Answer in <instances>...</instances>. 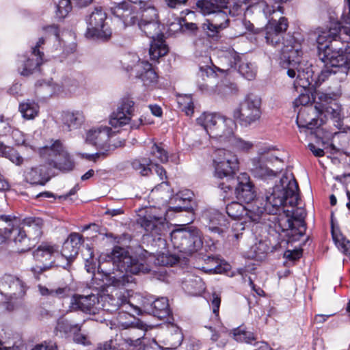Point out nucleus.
I'll list each match as a JSON object with an SVG mask.
<instances>
[{
	"label": "nucleus",
	"mask_w": 350,
	"mask_h": 350,
	"mask_svg": "<svg viewBox=\"0 0 350 350\" xmlns=\"http://www.w3.org/2000/svg\"><path fill=\"white\" fill-rule=\"evenodd\" d=\"M10 238L13 239L18 246V250L21 252L28 251L34 245V243H31L32 241L31 238L28 236L20 225L16 224V220L14 221V225H12Z\"/></svg>",
	"instance_id": "nucleus-33"
},
{
	"label": "nucleus",
	"mask_w": 350,
	"mask_h": 350,
	"mask_svg": "<svg viewBox=\"0 0 350 350\" xmlns=\"http://www.w3.org/2000/svg\"><path fill=\"white\" fill-rule=\"evenodd\" d=\"M134 111V102L129 98H124L117 111L113 112L109 124L113 127H118L128 124Z\"/></svg>",
	"instance_id": "nucleus-26"
},
{
	"label": "nucleus",
	"mask_w": 350,
	"mask_h": 350,
	"mask_svg": "<svg viewBox=\"0 0 350 350\" xmlns=\"http://www.w3.org/2000/svg\"><path fill=\"white\" fill-rule=\"evenodd\" d=\"M319 58L323 64V68L318 75L317 81L315 83L323 82L332 74L337 73L347 74L350 68V62L348 61L345 55L340 51L332 50L329 45L319 47Z\"/></svg>",
	"instance_id": "nucleus-6"
},
{
	"label": "nucleus",
	"mask_w": 350,
	"mask_h": 350,
	"mask_svg": "<svg viewBox=\"0 0 350 350\" xmlns=\"http://www.w3.org/2000/svg\"><path fill=\"white\" fill-rule=\"evenodd\" d=\"M213 16L211 19H207L217 28L224 29L228 26L229 18L223 10H219L212 14Z\"/></svg>",
	"instance_id": "nucleus-49"
},
{
	"label": "nucleus",
	"mask_w": 350,
	"mask_h": 350,
	"mask_svg": "<svg viewBox=\"0 0 350 350\" xmlns=\"http://www.w3.org/2000/svg\"><path fill=\"white\" fill-rule=\"evenodd\" d=\"M137 222L151 236H158V241L162 245H165V241L162 237L169 230L168 223L165 217L156 213V208L146 210L144 215H139Z\"/></svg>",
	"instance_id": "nucleus-14"
},
{
	"label": "nucleus",
	"mask_w": 350,
	"mask_h": 350,
	"mask_svg": "<svg viewBox=\"0 0 350 350\" xmlns=\"http://www.w3.org/2000/svg\"><path fill=\"white\" fill-rule=\"evenodd\" d=\"M228 58L231 68H236L237 64H239L238 70L244 78L247 80H252L255 78L256 70L252 64L247 62H241L240 57L236 53H231Z\"/></svg>",
	"instance_id": "nucleus-36"
},
{
	"label": "nucleus",
	"mask_w": 350,
	"mask_h": 350,
	"mask_svg": "<svg viewBox=\"0 0 350 350\" xmlns=\"http://www.w3.org/2000/svg\"><path fill=\"white\" fill-rule=\"evenodd\" d=\"M100 299L103 302L101 304L103 309L111 313L122 310V312L128 314L131 312L139 314L140 309L129 301L127 292L117 291L115 294L100 296Z\"/></svg>",
	"instance_id": "nucleus-17"
},
{
	"label": "nucleus",
	"mask_w": 350,
	"mask_h": 350,
	"mask_svg": "<svg viewBox=\"0 0 350 350\" xmlns=\"http://www.w3.org/2000/svg\"><path fill=\"white\" fill-rule=\"evenodd\" d=\"M110 12L124 27L135 25L141 16V10L129 0L113 3L110 7Z\"/></svg>",
	"instance_id": "nucleus-19"
},
{
	"label": "nucleus",
	"mask_w": 350,
	"mask_h": 350,
	"mask_svg": "<svg viewBox=\"0 0 350 350\" xmlns=\"http://www.w3.org/2000/svg\"><path fill=\"white\" fill-rule=\"evenodd\" d=\"M272 158H268L265 155L254 158L251 161L250 170L252 174L256 178L269 180L277 176L278 172L272 170L267 165V162Z\"/></svg>",
	"instance_id": "nucleus-25"
},
{
	"label": "nucleus",
	"mask_w": 350,
	"mask_h": 350,
	"mask_svg": "<svg viewBox=\"0 0 350 350\" xmlns=\"http://www.w3.org/2000/svg\"><path fill=\"white\" fill-rule=\"evenodd\" d=\"M314 104L309 107H301L297 116V124L299 128L314 129L323 124L328 118H336L339 116L334 100L327 94L316 92Z\"/></svg>",
	"instance_id": "nucleus-3"
},
{
	"label": "nucleus",
	"mask_w": 350,
	"mask_h": 350,
	"mask_svg": "<svg viewBox=\"0 0 350 350\" xmlns=\"http://www.w3.org/2000/svg\"><path fill=\"white\" fill-rule=\"evenodd\" d=\"M332 238L337 247L345 254L350 256V241L334 230H332Z\"/></svg>",
	"instance_id": "nucleus-51"
},
{
	"label": "nucleus",
	"mask_w": 350,
	"mask_h": 350,
	"mask_svg": "<svg viewBox=\"0 0 350 350\" xmlns=\"http://www.w3.org/2000/svg\"><path fill=\"white\" fill-rule=\"evenodd\" d=\"M38 288L40 295L47 297L63 299L68 297L70 293V288L68 286L47 287L39 284Z\"/></svg>",
	"instance_id": "nucleus-39"
},
{
	"label": "nucleus",
	"mask_w": 350,
	"mask_h": 350,
	"mask_svg": "<svg viewBox=\"0 0 350 350\" xmlns=\"http://www.w3.org/2000/svg\"><path fill=\"white\" fill-rule=\"evenodd\" d=\"M0 155L9 159L17 166L21 165L25 161L17 150L12 147L5 145L1 142H0Z\"/></svg>",
	"instance_id": "nucleus-42"
},
{
	"label": "nucleus",
	"mask_w": 350,
	"mask_h": 350,
	"mask_svg": "<svg viewBox=\"0 0 350 350\" xmlns=\"http://www.w3.org/2000/svg\"><path fill=\"white\" fill-rule=\"evenodd\" d=\"M260 99L249 94L233 111L234 119L241 126H248L259 120L261 116Z\"/></svg>",
	"instance_id": "nucleus-13"
},
{
	"label": "nucleus",
	"mask_w": 350,
	"mask_h": 350,
	"mask_svg": "<svg viewBox=\"0 0 350 350\" xmlns=\"http://www.w3.org/2000/svg\"><path fill=\"white\" fill-rule=\"evenodd\" d=\"M56 329L64 334H75L81 330V327L79 324L72 325L66 320H61L57 322Z\"/></svg>",
	"instance_id": "nucleus-54"
},
{
	"label": "nucleus",
	"mask_w": 350,
	"mask_h": 350,
	"mask_svg": "<svg viewBox=\"0 0 350 350\" xmlns=\"http://www.w3.org/2000/svg\"><path fill=\"white\" fill-rule=\"evenodd\" d=\"M27 232L28 236L35 242L42 234L44 221L40 217H28L24 218L19 224Z\"/></svg>",
	"instance_id": "nucleus-32"
},
{
	"label": "nucleus",
	"mask_w": 350,
	"mask_h": 350,
	"mask_svg": "<svg viewBox=\"0 0 350 350\" xmlns=\"http://www.w3.org/2000/svg\"><path fill=\"white\" fill-rule=\"evenodd\" d=\"M204 225L214 234H221L227 228L228 221L225 216L217 210L205 211L202 216Z\"/></svg>",
	"instance_id": "nucleus-24"
},
{
	"label": "nucleus",
	"mask_w": 350,
	"mask_h": 350,
	"mask_svg": "<svg viewBox=\"0 0 350 350\" xmlns=\"http://www.w3.org/2000/svg\"><path fill=\"white\" fill-rule=\"evenodd\" d=\"M170 238L174 247L187 255L198 252L203 245L202 234L195 227L175 229L170 233Z\"/></svg>",
	"instance_id": "nucleus-7"
},
{
	"label": "nucleus",
	"mask_w": 350,
	"mask_h": 350,
	"mask_svg": "<svg viewBox=\"0 0 350 350\" xmlns=\"http://www.w3.org/2000/svg\"><path fill=\"white\" fill-rule=\"evenodd\" d=\"M39 153L46 163L62 172H68L75 167L74 161L59 140H55L51 145L40 148Z\"/></svg>",
	"instance_id": "nucleus-10"
},
{
	"label": "nucleus",
	"mask_w": 350,
	"mask_h": 350,
	"mask_svg": "<svg viewBox=\"0 0 350 350\" xmlns=\"http://www.w3.org/2000/svg\"><path fill=\"white\" fill-rule=\"evenodd\" d=\"M213 139L223 141L226 133L230 135L236 128L235 122L230 118H224L216 113H203L196 120Z\"/></svg>",
	"instance_id": "nucleus-8"
},
{
	"label": "nucleus",
	"mask_w": 350,
	"mask_h": 350,
	"mask_svg": "<svg viewBox=\"0 0 350 350\" xmlns=\"http://www.w3.org/2000/svg\"><path fill=\"white\" fill-rule=\"evenodd\" d=\"M141 11V16L136 24L139 29L151 42L149 49L150 58L153 60L165 55L168 53V47L163 40L161 25L157 19V11L153 5H148Z\"/></svg>",
	"instance_id": "nucleus-4"
},
{
	"label": "nucleus",
	"mask_w": 350,
	"mask_h": 350,
	"mask_svg": "<svg viewBox=\"0 0 350 350\" xmlns=\"http://www.w3.org/2000/svg\"><path fill=\"white\" fill-rule=\"evenodd\" d=\"M151 313L158 319H165L170 314L168 299L161 297L154 300L151 304Z\"/></svg>",
	"instance_id": "nucleus-40"
},
{
	"label": "nucleus",
	"mask_w": 350,
	"mask_h": 350,
	"mask_svg": "<svg viewBox=\"0 0 350 350\" xmlns=\"http://www.w3.org/2000/svg\"><path fill=\"white\" fill-rule=\"evenodd\" d=\"M44 44V39L40 38L36 44L31 48L29 56H21L18 66V70L21 75L28 77L38 69L43 62L44 53L40 51L42 45Z\"/></svg>",
	"instance_id": "nucleus-20"
},
{
	"label": "nucleus",
	"mask_w": 350,
	"mask_h": 350,
	"mask_svg": "<svg viewBox=\"0 0 350 350\" xmlns=\"http://www.w3.org/2000/svg\"><path fill=\"white\" fill-rule=\"evenodd\" d=\"M34 260L40 263L31 267V271L36 274H40L53 267H64L60 265L59 260L62 259L58 248L46 243H42L33 252Z\"/></svg>",
	"instance_id": "nucleus-12"
},
{
	"label": "nucleus",
	"mask_w": 350,
	"mask_h": 350,
	"mask_svg": "<svg viewBox=\"0 0 350 350\" xmlns=\"http://www.w3.org/2000/svg\"><path fill=\"white\" fill-rule=\"evenodd\" d=\"M120 327L123 329H128V333L122 332L120 336L122 340L129 346H138L141 343V339L144 336V325L137 323L135 326L134 323H122Z\"/></svg>",
	"instance_id": "nucleus-30"
},
{
	"label": "nucleus",
	"mask_w": 350,
	"mask_h": 350,
	"mask_svg": "<svg viewBox=\"0 0 350 350\" xmlns=\"http://www.w3.org/2000/svg\"><path fill=\"white\" fill-rule=\"evenodd\" d=\"M31 350H57V346L52 342H42L36 345Z\"/></svg>",
	"instance_id": "nucleus-64"
},
{
	"label": "nucleus",
	"mask_w": 350,
	"mask_h": 350,
	"mask_svg": "<svg viewBox=\"0 0 350 350\" xmlns=\"http://www.w3.org/2000/svg\"><path fill=\"white\" fill-rule=\"evenodd\" d=\"M349 2V14L348 16H345L343 18L344 21L346 24H349V26H341L338 29H330L327 32H323L320 34L317 41L319 45H323V42L327 41L328 42H331L332 40H336L338 34H345L348 36L350 40V0Z\"/></svg>",
	"instance_id": "nucleus-34"
},
{
	"label": "nucleus",
	"mask_w": 350,
	"mask_h": 350,
	"mask_svg": "<svg viewBox=\"0 0 350 350\" xmlns=\"http://www.w3.org/2000/svg\"><path fill=\"white\" fill-rule=\"evenodd\" d=\"M230 181L237 183L235 195L239 200L250 205L249 204L256 199V192L247 174H240L237 178H231Z\"/></svg>",
	"instance_id": "nucleus-22"
},
{
	"label": "nucleus",
	"mask_w": 350,
	"mask_h": 350,
	"mask_svg": "<svg viewBox=\"0 0 350 350\" xmlns=\"http://www.w3.org/2000/svg\"><path fill=\"white\" fill-rule=\"evenodd\" d=\"M269 250V247L266 242L259 241L251 247L249 252V257L256 260L261 261L266 257Z\"/></svg>",
	"instance_id": "nucleus-43"
},
{
	"label": "nucleus",
	"mask_w": 350,
	"mask_h": 350,
	"mask_svg": "<svg viewBox=\"0 0 350 350\" xmlns=\"http://www.w3.org/2000/svg\"><path fill=\"white\" fill-rule=\"evenodd\" d=\"M183 288L189 293L196 295L205 289L204 283L200 277L189 278L183 282Z\"/></svg>",
	"instance_id": "nucleus-46"
},
{
	"label": "nucleus",
	"mask_w": 350,
	"mask_h": 350,
	"mask_svg": "<svg viewBox=\"0 0 350 350\" xmlns=\"http://www.w3.org/2000/svg\"><path fill=\"white\" fill-rule=\"evenodd\" d=\"M171 200H174L175 202H178V204L177 206L174 207H170L171 209L176 212H180L182 211L183 209H185L187 206H184V203L186 202L187 199L183 198L182 196H180L179 194H177L174 198L171 199Z\"/></svg>",
	"instance_id": "nucleus-63"
},
{
	"label": "nucleus",
	"mask_w": 350,
	"mask_h": 350,
	"mask_svg": "<svg viewBox=\"0 0 350 350\" xmlns=\"http://www.w3.org/2000/svg\"><path fill=\"white\" fill-rule=\"evenodd\" d=\"M220 143L228 144L238 150L247 152L252 148L254 144L252 142L244 140L234 135V131L230 135L226 133L223 141Z\"/></svg>",
	"instance_id": "nucleus-41"
},
{
	"label": "nucleus",
	"mask_w": 350,
	"mask_h": 350,
	"mask_svg": "<svg viewBox=\"0 0 350 350\" xmlns=\"http://www.w3.org/2000/svg\"><path fill=\"white\" fill-rule=\"evenodd\" d=\"M235 26L238 28L237 35L241 36L245 33L246 31H252L253 25L245 20H237Z\"/></svg>",
	"instance_id": "nucleus-58"
},
{
	"label": "nucleus",
	"mask_w": 350,
	"mask_h": 350,
	"mask_svg": "<svg viewBox=\"0 0 350 350\" xmlns=\"http://www.w3.org/2000/svg\"><path fill=\"white\" fill-rule=\"evenodd\" d=\"M310 102V98L309 94L301 93L293 101V105L295 107H299V106H301V107H306L310 106V105H308V104H309Z\"/></svg>",
	"instance_id": "nucleus-59"
},
{
	"label": "nucleus",
	"mask_w": 350,
	"mask_h": 350,
	"mask_svg": "<svg viewBox=\"0 0 350 350\" xmlns=\"http://www.w3.org/2000/svg\"><path fill=\"white\" fill-rule=\"evenodd\" d=\"M288 26L287 19L284 17H280L278 22L269 20L263 31L267 42L273 46L279 44L282 34L286 31Z\"/></svg>",
	"instance_id": "nucleus-27"
},
{
	"label": "nucleus",
	"mask_w": 350,
	"mask_h": 350,
	"mask_svg": "<svg viewBox=\"0 0 350 350\" xmlns=\"http://www.w3.org/2000/svg\"><path fill=\"white\" fill-rule=\"evenodd\" d=\"M152 164V160L145 157L135 159L131 161L132 168L142 176H148L151 173L150 165Z\"/></svg>",
	"instance_id": "nucleus-44"
},
{
	"label": "nucleus",
	"mask_w": 350,
	"mask_h": 350,
	"mask_svg": "<svg viewBox=\"0 0 350 350\" xmlns=\"http://www.w3.org/2000/svg\"><path fill=\"white\" fill-rule=\"evenodd\" d=\"M11 126L9 120L4 118V116L0 115V136L6 135L10 133Z\"/></svg>",
	"instance_id": "nucleus-61"
},
{
	"label": "nucleus",
	"mask_w": 350,
	"mask_h": 350,
	"mask_svg": "<svg viewBox=\"0 0 350 350\" xmlns=\"http://www.w3.org/2000/svg\"><path fill=\"white\" fill-rule=\"evenodd\" d=\"M150 155L152 157L153 160H157L161 163H165L168 161V153L161 144H152L150 150Z\"/></svg>",
	"instance_id": "nucleus-50"
},
{
	"label": "nucleus",
	"mask_w": 350,
	"mask_h": 350,
	"mask_svg": "<svg viewBox=\"0 0 350 350\" xmlns=\"http://www.w3.org/2000/svg\"><path fill=\"white\" fill-rule=\"evenodd\" d=\"M297 196V202L295 204L289 203L290 198L285 197L284 202L280 206V209L275 213L278 214L280 211H282L284 215L280 217H275V230L280 232H286V235L288 237H300L304 235L306 230V224L303 220L305 213L304 210H300L299 219H297L295 214V207L298 204L299 200V187L295 191Z\"/></svg>",
	"instance_id": "nucleus-5"
},
{
	"label": "nucleus",
	"mask_w": 350,
	"mask_h": 350,
	"mask_svg": "<svg viewBox=\"0 0 350 350\" xmlns=\"http://www.w3.org/2000/svg\"><path fill=\"white\" fill-rule=\"evenodd\" d=\"M229 0H198L196 3L198 9L204 15H209L219 10L227 8Z\"/></svg>",
	"instance_id": "nucleus-37"
},
{
	"label": "nucleus",
	"mask_w": 350,
	"mask_h": 350,
	"mask_svg": "<svg viewBox=\"0 0 350 350\" xmlns=\"http://www.w3.org/2000/svg\"><path fill=\"white\" fill-rule=\"evenodd\" d=\"M172 26H176L182 32L194 33L198 29V27L196 23H189L186 19L183 18H178L177 21L174 23Z\"/></svg>",
	"instance_id": "nucleus-55"
},
{
	"label": "nucleus",
	"mask_w": 350,
	"mask_h": 350,
	"mask_svg": "<svg viewBox=\"0 0 350 350\" xmlns=\"http://www.w3.org/2000/svg\"><path fill=\"white\" fill-rule=\"evenodd\" d=\"M99 304L98 293L74 295L70 299L69 308L70 311L81 310L84 313L94 314L97 312Z\"/></svg>",
	"instance_id": "nucleus-23"
},
{
	"label": "nucleus",
	"mask_w": 350,
	"mask_h": 350,
	"mask_svg": "<svg viewBox=\"0 0 350 350\" xmlns=\"http://www.w3.org/2000/svg\"><path fill=\"white\" fill-rule=\"evenodd\" d=\"M110 12L124 27L135 25L141 16V10L129 0L113 3L110 7Z\"/></svg>",
	"instance_id": "nucleus-18"
},
{
	"label": "nucleus",
	"mask_w": 350,
	"mask_h": 350,
	"mask_svg": "<svg viewBox=\"0 0 350 350\" xmlns=\"http://www.w3.org/2000/svg\"><path fill=\"white\" fill-rule=\"evenodd\" d=\"M38 105L29 100L19 105V110L23 116L28 120L33 119L38 115Z\"/></svg>",
	"instance_id": "nucleus-47"
},
{
	"label": "nucleus",
	"mask_w": 350,
	"mask_h": 350,
	"mask_svg": "<svg viewBox=\"0 0 350 350\" xmlns=\"http://www.w3.org/2000/svg\"><path fill=\"white\" fill-rule=\"evenodd\" d=\"M202 28L207 36L213 38H217L219 31L222 30L221 29L217 28L216 26L213 25V24L208 20L202 24Z\"/></svg>",
	"instance_id": "nucleus-57"
},
{
	"label": "nucleus",
	"mask_w": 350,
	"mask_h": 350,
	"mask_svg": "<svg viewBox=\"0 0 350 350\" xmlns=\"http://www.w3.org/2000/svg\"><path fill=\"white\" fill-rule=\"evenodd\" d=\"M297 188V183L293 173L286 172L280 178L279 183L273 187L272 191L266 196L263 206H245L239 202H232L226 206V213L232 219L241 221V224L258 222L264 212L267 214L277 213L286 196L290 198L291 204H296L297 198L295 191Z\"/></svg>",
	"instance_id": "nucleus-2"
},
{
	"label": "nucleus",
	"mask_w": 350,
	"mask_h": 350,
	"mask_svg": "<svg viewBox=\"0 0 350 350\" xmlns=\"http://www.w3.org/2000/svg\"><path fill=\"white\" fill-rule=\"evenodd\" d=\"M314 81L312 75L310 73L309 70L305 72L304 70L297 69V77L295 82V85L306 89L312 85Z\"/></svg>",
	"instance_id": "nucleus-52"
},
{
	"label": "nucleus",
	"mask_w": 350,
	"mask_h": 350,
	"mask_svg": "<svg viewBox=\"0 0 350 350\" xmlns=\"http://www.w3.org/2000/svg\"><path fill=\"white\" fill-rule=\"evenodd\" d=\"M217 76L211 66H200L197 74L196 83L200 91L203 94L224 95L228 88L217 84Z\"/></svg>",
	"instance_id": "nucleus-16"
},
{
	"label": "nucleus",
	"mask_w": 350,
	"mask_h": 350,
	"mask_svg": "<svg viewBox=\"0 0 350 350\" xmlns=\"http://www.w3.org/2000/svg\"><path fill=\"white\" fill-rule=\"evenodd\" d=\"M226 178V183H221L219 184V187L226 193V195L224 198L228 197V193H232L233 191H235V187L237 186V183H233V182H230V180Z\"/></svg>",
	"instance_id": "nucleus-60"
},
{
	"label": "nucleus",
	"mask_w": 350,
	"mask_h": 350,
	"mask_svg": "<svg viewBox=\"0 0 350 350\" xmlns=\"http://www.w3.org/2000/svg\"><path fill=\"white\" fill-rule=\"evenodd\" d=\"M82 112L65 111L62 114V128L66 131H71L79 128L84 122Z\"/></svg>",
	"instance_id": "nucleus-35"
},
{
	"label": "nucleus",
	"mask_w": 350,
	"mask_h": 350,
	"mask_svg": "<svg viewBox=\"0 0 350 350\" xmlns=\"http://www.w3.org/2000/svg\"><path fill=\"white\" fill-rule=\"evenodd\" d=\"M114 134L108 126H100L88 131L86 142L104 149L109 147V138Z\"/></svg>",
	"instance_id": "nucleus-29"
},
{
	"label": "nucleus",
	"mask_w": 350,
	"mask_h": 350,
	"mask_svg": "<svg viewBox=\"0 0 350 350\" xmlns=\"http://www.w3.org/2000/svg\"><path fill=\"white\" fill-rule=\"evenodd\" d=\"M12 137L14 139L16 145L20 146L25 144V136L21 131L18 129H13L12 131Z\"/></svg>",
	"instance_id": "nucleus-62"
},
{
	"label": "nucleus",
	"mask_w": 350,
	"mask_h": 350,
	"mask_svg": "<svg viewBox=\"0 0 350 350\" xmlns=\"http://www.w3.org/2000/svg\"><path fill=\"white\" fill-rule=\"evenodd\" d=\"M12 225H14V221H12L11 216H0V243L5 242L7 239L10 238Z\"/></svg>",
	"instance_id": "nucleus-45"
},
{
	"label": "nucleus",
	"mask_w": 350,
	"mask_h": 350,
	"mask_svg": "<svg viewBox=\"0 0 350 350\" xmlns=\"http://www.w3.org/2000/svg\"><path fill=\"white\" fill-rule=\"evenodd\" d=\"M24 177L27 183L32 185H44L49 180L48 175L43 172L42 166L27 169L24 172Z\"/></svg>",
	"instance_id": "nucleus-38"
},
{
	"label": "nucleus",
	"mask_w": 350,
	"mask_h": 350,
	"mask_svg": "<svg viewBox=\"0 0 350 350\" xmlns=\"http://www.w3.org/2000/svg\"><path fill=\"white\" fill-rule=\"evenodd\" d=\"M26 288L23 282L13 275L5 274L0 279V293L10 299L23 297Z\"/></svg>",
	"instance_id": "nucleus-21"
},
{
	"label": "nucleus",
	"mask_w": 350,
	"mask_h": 350,
	"mask_svg": "<svg viewBox=\"0 0 350 350\" xmlns=\"http://www.w3.org/2000/svg\"><path fill=\"white\" fill-rule=\"evenodd\" d=\"M127 70L135 71L136 77L141 79L144 85H150L157 81V75L147 61L138 60L133 67L128 66Z\"/></svg>",
	"instance_id": "nucleus-31"
},
{
	"label": "nucleus",
	"mask_w": 350,
	"mask_h": 350,
	"mask_svg": "<svg viewBox=\"0 0 350 350\" xmlns=\"http://www.w3.org/2000/svg\"><path fill=\"white\" fill-rule=\"evenodd\" d=\"M214 176L216 178L228 180L234 178L239 169V160L236 154L225 148H217L213 154Z\"/></svg>",
	"instance_id": "nucleus-11"
},
{
	"label": "nucleus",
	"mask_w": 350,
	"mask_h": 350,
	"mask_svg": "<svg viewBox=\"0 0 350 350\" xmlns=\"http://www.w3.org/2000/svg\"><path fill=\"white\" fill-rule=\"evenodd\" d=\"M71 9L70 0H59L57 4V14L59 18H64Z\"/></svg>",
	"instance_id": "nucleus-56"
},
{
	"label": "nucleus",
	"mask_w": 350,
	"mask_h": 350,
	"mask_svg": "<svg viewBox=\"0 0 350 350\" xmlns=\"http://www.w3.org/2000/svg\"><path fill=\"white\" fill-rule=\"evenodd\" d=\"M108 258L99 263L96 273L93 259L85 261V268L93 273L92 285L97 291L105 286L125 287L133 282L132 275L147 273L151 269L146 261L133 258L126 248L120 246L113 248Z\"/></svg>",
	"instance_id": "nucleus-1"
},
{
	"label": "nucleus",
	"mask_w": 350,
	"mask_h": 350,
	"mask_svg": "<svg viewBox=\"0 0 350 350\" xmlns=\"http://www.w3.org/2000/svg\"><path fill=\"white\" fill-rule=\"evenodd\" d=\"M233 337L238 342H245L252 343L256 340L254 333L245 330L242 327H239L234 329Z\"/></svg>",
	"instance_id": "nucleus-53"
},
{
	"label": "nucleus",
	"mask_w": 350,
	"mask_h": 350,
	"mask_svg": "<svg viewBox=\"0 0 350 350\" xmlns=\"http://www.w3.org/2000/svg\"><path fill=\"white\" fill-rule=\"evenodd\" d=\"M107 14L102 8L95 10L86 18L87 30L85 36L88 38L109 39L111 29L107 22Z\"/></svg>",
	"instance_id": "nucleus-15"
},
{
	"label": "nucleus",
	"mask_w": 350,
	"mask_h": 350,
	"mask_svg": "<svg viewBox=\"0 0 350 350\" xmlns=\"http://www.w3.org/2000/svg\"><path fill=\"white\" fill-rule=\"evenodd\" d=\"M83 242V236L77 232H72L64 241L59 254L67 260L66 265L77 256Z\"/></svg>",
	"instance_id": "nucleus-28"
},
{
	"label": "nucleus",
	"mask_w": 350,
	"mask_h": 350,
	"mask_svg": "<svg viewBox=\"0 0 350 350\" xmlns=\"http://www.w3.org/2000/svg\"><path fill=\"white\" fill-rule=\"evenodd\" d=\"M177 103L180 109L184 111L187 116H192L194 111V105L191 95L178 96Z\"/></svg>",
	"instance_id": "nucleus-48"
},
{
	"label": "nucleus",
	"mask_w": 350,
	"mask_h": 350,
	"mask_svg": "<svg viewBox=\"0 0 350 350\" xmlns=\"http://www.w3.org/2000/svg\"><path fill=\"white\" fill-rule=\"evenodd\" d=\"M302 54L301 43L293 36L287 35L282 42L280 54V65L287 69V75L291 78L297 76V69H300V57Z\"/></svg>",
	"instance_id": "nucleus-9"
}]
</instances>
